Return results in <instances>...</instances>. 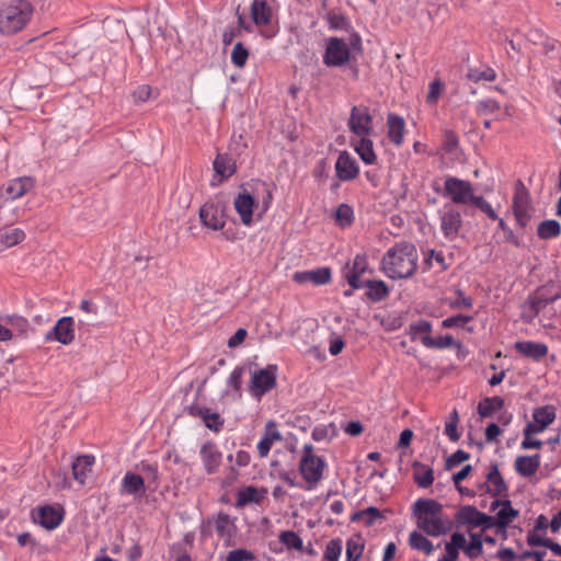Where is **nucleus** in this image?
Instances as JSON below:
<instances>
[{
  "label": "nucleus",
  "mask_w": 561,
  "mask_h": 561,
  "mask_svg": "<svg viewBox=\"0 0 561 561\" xmlns=\"http://www.w3.org/2000/svg\"><path fill=\"white\" fill-rule=\"evenodd\" d=\"M421 343L430 350H445L449 347L461 348V343L456 341L451 335L446 334L437 337L422 335Z\"/></svg>",
  "instance_id": "473e14b6"
},
{
  "label": "nucleus",
  "mask_w": 561,
  "mask_h": 561,
  "mask_svg": "<svg viewBox=\"0 0 561 561\" xmlns=\"http://www.w3.org/2000/svg\"><path fill=\"white\" fill-rule=\"evenodd\" d=\"M293 279L298 284L311 283L316 286H321L331 282L332 272L327 266L310 271H297L294 273Z\"/></svg>",
  "instance_id": "aec40b11"
},
{
  "label": "nucleus",
  "mask_w": 561,
  "mask_h": 561,
  "mask_svg": "<svg viewBox=\"0 0 561 561\" xmlns=\"http://www.w3.org/2000/svg\"><path fill=\"white\" fill-rule=\"evenodd\" d=\"M25 239V233L20 228H5L0 230V242L5 248H11Z\"/></svg>",
  "instance_id": "58836bf2"
},
{
  "label": "nucleus",
  "mask_w": 561,
  "mask_h": 561,
  "mask_svg": "<svg viewBox=\"0 0 561 561\" xmlns=\"http://www.w3.org/2000/svg\"><path fill=\"white\" fill-rule=\"evenodd\" d=\"M336 176L344 182L356 179L359 174V167L348 151H341L335 162Z\"/></svg>",
  "instance_id": "f3484780"
},
{
  "label": "nucleus",
  "mask_w": 561,
  "mask_h": 561,
  "mask_svg": "<svg viewBox=\"0 0 561 561\" xmlns=\"http://www.w3.org/2000/svg\"><path fill=\"white\" fill-rule=\"evenodd\" d=\"M483 540L479 534H470V541L465 543L462 550L470 558H478L482 553Z\"/></svg>",
  "instance_id": "49530a36"
},
{
  "label": "nucleus",
  "mask_w": 561,
  "mask_h": 561,
  "mask_svg": "<svg viewBox=\"0 0 561 561\" xmlns=\"http://www.w3.org/2000/svg\"><path fill=\"white\" fill-rule=\"evenodd\" d=\"M75 340V320L72 317H61L45 334V341H56L69 345Z\"/></svg>",
  "instance_id": "4468645a"
},
{
  "label": "nucleus",
  "mask_w": 561,
  "mask_h": 561,
  "mask_svg": "<svg viewBox=\"0 0 561 561\" xmlns=\"http://www.w3.org/2000/svg\"><path fill=\"white\" fill-rule=\"evenodd\" d=\"M364 551V541L360 535L346 540L345 561H358Z\"/></svg>",
  "instance_id": "ea45409f"
},
{
  "label": "nucleus",
  "mask_w": 561,
  "mask_h": 561,
  "mask_svg": "<svg viewBox=\"0 0 561 561\" xmlns=\"http://www.w3.org/2000/svg\"><path fill=\"white\" fill-rule=\"evenodd\" d=\"M513 210L518 225L526 227L531 218L533 208L529 193L522 181H517L515 184Z\"/></svg>",
  "instance_id": "6e6552de"
},
{
  "label": "nucleus",
  "mask_w": 561,
  "mask_h": 561,
  "mask_svg": "<svg viewBox=\"0 0 561 561\" xmlns=\"http://www.w3.org/2000/svg\"><path fill=\"white\" fill-rule=\"evenodd\" d=\"M365 287H367L365 296L373 302L382 301L389 296V288L381 279L365 280Z\"/></svg>",
  "instance_id": "72a5a7b5"
},
{
  "label": "nucleus",
  "mask_w": 561,
  "mask_h": 561,
  "mask_svg": "<svg viewBox=\"0 0 561 561\" xmlns=\"http://www.w3.org/2000/svg\"><path fill=\"white\" fill-rule=\"evenodd\" d=\"M252 22L262 27L268 25L272 21V8L266 0H253L250 7Z\"/></svg>",
  "instance_id": "5701e85b"
},
{
  "label": "nucleus",
  "mask_w": 561,
  "mask_h": 561,
  "mask_svg": "<svg viewBox=\"0 0 561 561\" xmlns=\"http://www.w3.org/2000/svg\"><path fill=\"white\" fill-rule=\"evenodd\" d=\"M457 423H458V414L457 411H454L450 415V420L446 423L445 434L449 437L451 442H457L459 439V434L457 432Z\"/></svg>",
  "instance_id": "0e129e2a"
},
{
  "label": "nucleus",
  "mask_w": 561,
  "mask_h": 561,
  "mask_svg": "<svg viewBox=\"0 0 561 561\" xmlns=\"http://www.w3.org/2000/svg\"><path fill=\"white\" fill-rule=\"evenodd\" d=\"M458 144H459L458 136L456 135L455 131L446 130L444 133L442 148L447 153L455 152V150L458 148Z\"/></svg>",
  "instance_id": "bf43d9fd"
},
{
  "label": "nucleus",
  "mask_w": 561,
  "mask_h": 561,
  "mask_svg": "<svg viewBox=\"0 0 561 561\" xmlns=\"http://www.w3.org/2000/svg\"><path fill=\"white\" fill-rule=\"evenodd\" d=\"M473 187L469 181L446 176L442 195L458 205H468L472 199Z\"/></svg>",
  "instance_id": "0eeeda50"
},
{
  "label": "nucleus",
  "mask_w": 561,
  "mask_h": 561,
  "mask_svg": "<svg viewBox=\"0 0 561 561\" xmlns=\"http://www.w3.org/2000/svg\"><path fill=\"white\" fill-rule=\"evenodd\" d=\"M35 186V180L31 176H21L9 182L5 192L11 199L24 196Z\"/></svg>",
  "instance_id": "bb28decb"
},
{
  "label": "nucleus",
  "mask_w": 561,
  "mask_h": 561,
  "mask_svg": "<svg viewBox=\"0 0 561 561\" xmlns=\"http://www.w3.org/2000/svg\"><path fill=\"white\" fill-rule=\"evenodd\" d=\"M345 274L364 275L368 271V257L365 253H358L355 255L352 262L346 263L344 267Z\"/></svg>",
  "instance_id": "a19ab883"
},
{
  "label": "nucleus",
  "mask_w": 561,
  "mask_h": 561,
  "mask_svg": "<svg viewBox=\"0 0 561 561\" xmlns=\"http://www.w3.org/2000/svg\"><path fill=\"white\" fill-rule=\"evenodd\" d=\"M470 458V454L458 449L454 454H451L445 461V469L451 470L453 468L459 466L463 461L468 460Z\"/></svg>",
  "instance_id": "4d7b16f0"
},
{
  "label": "nucleus",
  "mask_w": 561,
  "mask_h": 561,
  "mask_svg": "<svg viewBox=\"0 0 561 561\" xmlns=\"http://www.w3.org/2000/svg\"><path fill=\"white\" fill-rule=\"evenodd\" d=\"M199 458L207 474L211 476L219 471L222 463V453L215 442L207 440L202 444Z\"/></svg>",
  "instance_id": "2eb2a0df"
},
{
  "label": "nucleus",
  "mask_w": 561,
  "mask_h": 561,
  "mask_svg": "<svg viewBox=\"0 0 561 561\" xmlns=\"http://www.w3.org/2000/svg\"><path fill=\"white\" fill-rule=\"evenodd\" d=\"M466 537L461 533H454L450 540L445 542V554L440 556L437 561H457L459 550L465 547Z\"/></svg>",
  "instance_id": "7c9ffc66"
},
{
  "label": "nucleus",
  "mask_w": 561,
  "mask_h": 561,
  "mask_svg": "<svg viewBox=\"0 0 561 561\" xmlns=\"http://www.w3.org/2000/svg\"><path fill=\"white\" fill-rule=\"evenodd\" d=\"M264 495L259 491L257 488L253 485H249L245 488L240 489L237 492V501L236 506L237 507H244L248 504H260L263 500Z\"/></svg>",
  "instance_id": "f704fd0d"
},
{
  "label": "nucleus",
  "mask_w": 561,
  "mask_h": 561,
  "mask_svg": "<svg viewBox=\"0 0 561 561\" xmlns=\"http://www.w3.org/2000/svg\"><path fill=\"white\" fill-rule=\"evenodd\" d=\"M279 541L288 549L301 551L304 547L302 539L293 530L282 531L279 535Z\"/></svg>",
  "instance_id": "09e8293b"
},
{
  "label": "nucleus",
  "mask_w": 561,
  "mask_h": 561,
  "mask_svg": "<svg viewBox=\"0 0 561 561\" xmlns=\"http://www.w3.org/2000/svg\"><path fill=\"white\" fill-rule=\"evenodd\" d=\"M249 50L241 42H238L231 53V61L236 67L242 68L247 64Z\"/></svg>",
  "instance_id": "603ef678"
},
{
  "label": "nucleus",
  "mask_w": 561,
  "mask_h": 561,
  "mask_svg": "<svg viewBox=\"0 0 561 561\" xmlns=\"http://www.w3.org/2000/svg\"><path fill=\"white\" fill-rule=\"evenodd\" d=\"M461 226V216L456 210L445 211L440 216V229L445 238L453 239L455 238Z\"/></svg>",
  "instance_id": "cd10ccee"
},
{
  "label": "nucleus",
  "mask_w": 561,
  "mask_h": 561,
  "mask_svg": "<svg viewBox=\"0 0 561 561\" xmlns=\"http://www.w3.org/2000/svg\"><path fill=\"white\" fill-rule=\"evenodd\" d=\"M277 385V365H267L265 368L256 369L251 375L248 392L260 401L266 393Z\"/></svg>",
  "instance_id": "39448f33"
},
{
  "label": "nucleus",
  "mask_w": 561,
  "mask_h": 561,
  "mask_svg": "<svg viewBox=\"0 0 561 561\" xmlns=\"http://www.w3.org/2000/svg\"><path fill=\"white\" fill-rule=\"evenodd\" d=\"M482 527L483 530L491 528V516L480 512L472 505L461 506L456 515L454 526Z\"/></svg>",
  "instance_id": "9d476101"
},
{
  "label": "nucleus",
  "mask_w": 561,
  "mask_h": 561,
  "mask_svg": "<svg viewBox=\"0 0 561 561\" xmlns=\"http://www.w3.org/2000/svg\"><path fill=\"white\" fill-rule=\"evenodd\" d=\"M62 513L50 505L38 508L35 520L48 530L57 528L62 523Z\"/></svg>",
  "instance_id": "4be33fe9"
},
{
  "label": "nucleus",
  "mask_w": 561,
  "mask_h": 561,
  "mask_svg": "<svg viewBox=\"0 0 561 561\" xmlns=\"http://www.w3.org/2000/svg\"><path fill=\"white\" fill-rule=\"evenodd\" d=\"M527 39L535 45H543L547 49H553V43H546L545 34L537 28H533L527 33Z\"/></svg>",
  "instance_id": "e2e57ef3"
},
{
  "label": "nucleus",
  "mask_w": 561,
  "mask_h": 561,
  "mask_svg": "<svg viewBox=\"0 0 561 561\" xmlns=\"http://www.w3.org/2000/svg\"><path fill=\"white\" fill-rule=\"evenodd\" d=\"M213 167L222 180H228L237 171L236 161L228 153H218L213 162Z\"/></svg>",
  "instance_id": "2f4dec72"
},
{
  "label": "nucleus",
  "mask_w": 561,
  "mask_h": 561,
  "mask_svg": "<svg viewBox=\"0 0 561 561\" xmlns=\"http://www.w3.org/2000/svg\"><path fill=\"white\" fill-rule=\"evenodd\" d=\"M505 402L501 397H493V416L495 413H500L497 415V421L501 425H507L512 420V414L506 411H502L504 409Z\"/></svg>",
  "instance_id": "5fc2aeb1"
},
{
  "label": "nucleus",
  "mask_w": 561,
  "mask_h": 561,
  "mask_svg": "<svg viewBox=\"0 0 561 561\" xmlns=\"http://www.w3.org/2000/svg\"><path fill=\"white\" fill-rule=\"evenodd\" d=\"M467 77L476 84H478L480 81H491V70L490 68L484 70L469 69Z\"/></svg>",
  "instance_id": "338daca9"
},
{
  "label": "nucleus",
  "mask_w": 561,
  "mask_h": 561,
  "mask_svg": "<svg viewBox=\"0 0 561 561\" xmlns=\"http://www.w3.org/2000/svg\"><path fill=\"white\" fill-rule=\"evenodd\" d=\"M33 5L27 0H12L0 8V33L11 35L22 31L30 22Z\"/></svg>",
  "instance_id": "7ed1b4c3"
},
{
  "label": "nucleus",
  "mask_w": 561,
  "mask_h": 561,
  "mask_svg": "<svg viewBox=\"0 0 561 561\" xmlns=\"http://www.w3.org/2000/svg\"><path fill=\"white\" fill-rule=\"evenodd\" d=\"M225 205L222 203H205L199 209V219L203 226L218 231L226 225Z\"/></svg>",
  "instance_id": "9b49d317"
},
{
  "label": "nucleus",
  "mask_w": 561,
  "mask_h": 561,
  "mask_svg": "<svg viewBox=\"0 0 561 561\" xmlns=\"http://www.w3.org/2000/svg\"><path fill=\"white\" fill-rule=\"evenodd\" d=\"M472 320L471 316L467 314H456L448 317L443 320L442 325L446 329H454V328H466L465 325Z\"/></svg>",
  "instance_id": "6e6d98bb"
},
{
  "label": "nucleus",
  "mask_w": 561,
  "mask_h": 561,
  "mask_svg": "<svg viewBox=\"0 0 561 561\" xmlns=\"http://www.w3.org/2000/svg\"><path fill=\"white\" fill-rule=\"evenodd\" d=\"M350 131L356 137L371 136L374 134V118L366 105H354L347 121Z\"/></svg>",
  "instance_id": "423d86ee"
},
{
  "label": "nucleus",
  "mask_w": 561,
  "mask_h": 561,
  "mask_svg": "<svg viewBox=\"0 0 561 561\" xmlns=\"http://www.w3.org/2000/svg\"><path fill=\"white\" fill-rule=\"evenodd\" d=\"M443 505L433 499H417L413 503V515L416 525L426 535L438 537L447 534L454 527V522L442 518Z\"/></svg>",
  "instance_id": "f03ea898"
},
{
  "label": "nucleus",
  "mask_w": 561,
  "mask_h": 561,
  "mask_svg": "<svg viewBox=\"0 0 561 561\" xmlns=\"http://www.w3.org/2000/svg\"><path fill=\"white\" fill-rule=\"evenodd\" d=\"M449 306L451 308L458 309H469L472 307V298L462 294V291H457V297L450 300Z\"/></svg>",
  "instance_id": "774afa93"
},
{
  "label": "nucleus",
  "mask_w": 561,
  "mask_h": 561,
  "mask_svg": "<svg viewBox=\"0 0 561 561\" xmlns=\"http://www.w3.org/2000/svg\"><path fill=\"white\" fill-rule=\"evenodd\" d=\"M516 351L533 360H540L548 354V346L545 343L534 341H519L515 344Z\"/></svg>",
  "instance_id": "b1692460"
},
{
  "label": "nucleus",
  "mask_w": 561,
  "mask_h": 561,
  "mask_svg": "<svg viewBox=\"0 0 561 561\" xmlns=\"http://www.w3.org/2000/svg\"><path fill=\"white\" fill-rule=\"evenodd\" d=\"M256 192L261 191L263 193L262 197V206L264 210H267L271 207L273 201V193L270 184L264 181H256Z\"/></svg>",
  "instance_id": "052dcab7"
},
{
  "label": "nucleus",
  "mask_w": 561,
  "mask_h": 561,
  "mask_svg": "<svg viewBox=\"0 0 561 561\" xmlns=\"http://www.w3.org/2000/svg\"><path fill=\"white\" fill-rule=\"evenodd\" d=\"M533 419L547 428L556 419L554 408L551 405L537 408L534 410Z\"/></svg>",
  "instance_id": "c03bdc74"
},
{
  "label": "nucleus",
  "mask_w": 561,
  "mask_h": 561,
  "mask_svg": "<svg viewBox=\"0 0 561 561\" xmlns=\"http://www.w3.org/2000/svg\"><path fill=\"white\" fill-rule=\"evenodd\" d=\"M0 322H3L7 328L10 330L16 331L19 334H24L27 332L30 323L28 320L19 314H0Z\"/></svg>",
  "instance_id": "4c0bfd02"
},
{
  "label": "nucleus",
  "mask_w": 561,
  "mask_h": 561,
  "mask_svg": "<svg viewBox=\"0 0 561 561\" xmlns=\"http://www.w3.org/2000/svg\"><path fill=\"white\" fill-rule=\"evenodd\" d=\"M493 529L496 534L505 536L506 527L519 515V512L512 507L511 501L493 500Z\"/></svg>",
  "instance_id": "f8f14e48"
},
{
  "label": "nucleus",
  "mask_w": 561,
  "mask_h": 561,
  "mask_svg": "<svg viewBox=\"0 0 561 561\" xmlns=\"http://www.w3.org/2000/svg\"><path fill=\"white\" fill-rule=\"evenodd\" d=\"M350 57L351 51L344 39L340 37L328 39L323 54V64L327 67H341L350 60Z\"/></svg>",
  "instance_id": "1a4fd4ad"
},
{
  "label": "nucleus",
  "mask_w": 561,
  "mask_h": 561,
  "mask_svg": "<svg viewBox=\"0 0 561 561\" xmlns=\"http://www.w3.org/2000/svg\"><path fill=\"white\" fill-rule=\"evenodd\" d=\"M236 522L237 517H232L228 513L220 511L203 520L201 535L203 538L210 537L214 529L218 538L224 541L225 547H231L234 545L233 539L238 533Z\"/></svg>",
  "instance_id": "20e7f679"
},
{
  "label": "nucleus",
  "mask_w": 561,
  "mask_h": 561,
  "mask_svg": "<svg viewBox=\"0 0 561 561\" xmlns=\"http://www.w3.org/2000/svg\"><path fill=\"white\" fill-rule=\"evenodd\" d=\"M146 489L145 479L140 474L127 471L121 481L119 493L122 495H131L135 499H142L146 494Z\"/></svg>",
  "instance_id": "6ab92c4d"
},
{
  "label": "nucleus",
  "mask_w": 561,
  "mask_h": 561,
  "mask_svg": "<svg viewBox=\"0 0 561 561\" xmlns=\"http://www.w3.org/2000/svg\"><path fill=\"white\" fill-rule=\"evenodd\" d=\"M537 234L542 240L557 239L561 236V225L554 219H546L538 225Z\"/></svg>",
  "instance_id": "e433bc0d"
},
{
  "label": "nucleus",
  "mask_w": 561,
  "mask_h": 561,
  "mask_svg": "<svg viewBox=\"0 0 561 561\" xmlns=\"http://www.w3.org/2000/svg\"><path fill=\"white\" fill-rule=\"evenodd\" d=\"M325 20L331 30L348 31L352 27L350 20L343 13L329 11L325 15Z\"/></svg>",
  "instance_id": "79ce46f5"
},
{
  "label": "nucleus",
  "mask_w": 561,
  "mask_h": 561,
  "mask_svg": "<svg viewBox=\"0 0 561 561\" xmlns=\"http://www.w3.org/2000/svg\"><path fill=\"white\" fill-rule=\"evenodd\" d=\"M244 373H245L244 366H237V367H234V369L231 371V374L229 375V377L227 379V386L230 387L236 392H238L239 396H241L240 390H241L242 377H243Z\"/></svg>",
  "instance_id": "864d4df0"
},
{
  "label": "nucleus",
  "mask_w": 561,
  "mask_h": 561,
  "mask_svg": "<svg viewBox=\"0 0 561 561\" xmlns=\"http://www.w3.org/2000/svg\"><path fill=\"white\" fill-rule=\"evenodd\" d=\"M540 463L541 457L539 454L533 456H518L515 459L514 468L519 476L529 478L538 471Z\"/></svg>",
  "instance_id": "393cba45"
},
{
  "label": "nucleus",
  "mask_w": 561,
  "mask_h": 561,
  "mask_svg": "<svg viewBox=\"0 0 561 561\" xmlns=\"http://www.w3.org/2000/svg\"><path fill=\"white\" fill-rule=\"evenodd\" d=\"M335 220L342 227H350L355 220L354 209L351 205L342 203L335 210Z\"/></svg>",
  "instance_id": "37998d69"
},
{
  "label": "nucleus",
  "mask_w": 561,
  "mask_h": 561,
  "mask_svg": "<svg viewBox=\"0 0 561 561\" xmlns=\"http://www.w3.org/2000/svg\"><path fill=\"white\" fill-rule=\"evenodd\" d=\"M409 545L411 549L422 551L427 556L432 554L436 548L440 547V543L435 547L431 540L416 530L410 534Z\"/></svg>",
  "instance_id": "c9c22d12"
},
{
  "label": "nucleus",
  "mask_w": 561,
  "mask_h": 561,
  "mask_svg": "<svg viewBox=\"0 0 561 561\" xmlns=\"http://www.w3.org/2000/svg\"><path fill=\"white\" fill-rule=\"evenodd\" d=\"M95 463V457L90 454L78 456L71 463L73 479L80 484L84 485L89 473Z\"/></svg>",
  "instance_id": "412c9836"
},
{
  "label": "nucleus",
  "mask_w": 561,
  "mask_h": 561,
  "mask_svg": "<svg viewBox=\"0 0 561 561\" xmlns=\"http://www.w3.org/2000/svg\"><path fill=\"white\" fill-rule=\"evenodd\" d=\"M255 554L244 548H239L229 551L226 561H254Z\"/></svg>",
  "instance_id": "13d9d810"
},
{
  "label": "nucleus",
  "mask_w": 561,
  "mask_h": 561,
  "mask_svg": "<svg viewBox=\"0 0 561 561\" xmlns=\"http://www.w3.org/2000/svg\"><path fill=\"white\" fill-rule=\"evenodd\" d=\"M325 461L322 457H301L299 470L304 479L309 483H317L322 479Z\"/></svg>",
  "instance_id": "a211bd4d"
},
{
  "label": "nucleus",
  "mask_w": 561,
  "mask_h": 561,
  "mask_svg": "<svg viewBox=\"0 0 561 561\" xmlns=\"http://www.w3.org/2000/svg\"><path fill=\"white\" fill-rule=\"evenodd\" d=\"M185 412L192 417L202 419L204 425L214 433H219L224 428L225 419L218 412H214L197 402L185 407Z\"/></svg>",
  "instance_id": "ddd939ff"
},
{
  "label": "nucleus",
  "mask_w": 561,
  "mask_h": 561,
  "mask_svg": "<svg viewBox=\"0 0 561 561\" xmlns=\"http://www.w3.org/2000/svg\"><path fill=\"white\" fill-rule=\"evenodd\" d=\"M417 261V250L413 243L397 242L385 253L381 271L391 279H407L416 272Z\"/></svg>",
  "instance_id": "f257e3e1"
},
{
  "label": "nucleus",
  "mask_w": 561,
  "mask_h": 561,
  "mask_svg": "<svg viewBox=\"0 0 561 561\" xmlns=\"http://www.w3.org/2000/svg\"><path fill=\"white\" fill-rule=\"evenodd\" d=\"M343 548L341 538L331 539L324 550V559L328 561H339Z\"/></svg>",
  "instance_id": "8fccbe9b"
},
{
  "label": "nucleus",
  "mask_w": 561,
  "mask_h": 561,
  "mask_svg": "<svg viewBox=\"0 0 561 561\" xmlns=\"http://www.w3.org/2000/svg\"><path fill=\"white\" fill-rule=\"evenodd\" d=\"M436 262L440 270L445 271L448 268L446 264L444 253L440 251H435L433 249L428 250L423 259L424 271H428L433 266V262Z\"/></svg>",
  "instance_id": "de8ad7c7"
},
{
  "label": "nucleus",
  "mask_w": 561,
  "mask_h": 561,
  "mask_svg": "<svg viewBox=\"0 0 561 561\" xmlns=\"http://www.w3.org/2000/svg\"><path fill=\"white\" fill-rule=\"evenodd\" d=\"M141 470L147 474L148 488L154 492L159 486L160 480L157 465L141 462Z\"/></svg>",
  "instance_id": "3c124183"
},
{
  "label": "nucleus",
  "mask_w": 561,
  "mask_h": 561,
  "mask_svg": "<svg viewBox=\"0 0 561 561\" xmlns=\"http://www.w3.org/2000/svg\"><path fill=\"white\" fill-rule=\"evenodd\" d=\"M443 92V83L439 80H434L430 83L426 102L435 104Z\"/></svg>",
  "instance_id": "69168bd1"
},
{
  "label": "nucleus",
  "mask_w": 561,
  "mask_h": 561,
  "mask_svg": "<svg viewBox=\"0 0 561 561\" xmlns=\"http://www.w3.org/2000/svg\"><path fill=\"white\" fill-rule=\"evenodd\" d=\"M387 125L390 141L396 146H400L403 142V135L405 131V122L403 117L390 113L387 118Z\"/></svg>",
  "instance_id": "c756f323"
},
{
  "label": "nucleus",
  "mask_w": 561,
  "mask_h": 561,
  "mask_svg": "<svg viewBox=\"0 0 561 561\" xmlns=\"http://www.w3.org/2000/svg\"><path fill=\"white\" fill-rule=\"evenodd\" d=\"M388 511L381 512L379 508L375 506H369L366 508L365 515V525L373 526L379 519H386Z\"/></svg>",
  "instance_id": "680f3d73"
},
{
  "label": "nucleus",
  "mask_w": 561,
  "mask_h": 561,
  "mask_svg": "<svg viewBox=\"0 0 561 561\" xmlns=\"http://www.w3.org/2000/svg\"><path fill=\"white\" fill-rule=\"evenodd\" d=\"M256 205L255 197L245 188L237 194L233 199V206L237 214L240 216L241 222L244 226H251L253 222V210Z\"/></svg>",
  "instance_id": "dca6fc26"
},
{
  "label": "nucleus",
  "mask_w": 561,
  "mask_h": 561,
  "mask_svg": "<svg viewBox=\"0 0 561 561\" xmlns=\"http://www.w3.org/2000/svg\"><path fill=\"white\" fill-rule=\"evenodd\" d=\"M432 331V323L424 319H419L415 322H412L409 325L408 334L410 335L411 341H421V334L428 335Z\"/></svg>",
  "instance_id": "a18cd8bd"
},
{
  "label": "nucleus",
  "mask_w": 561,
  "mask_h": 561,
  "mask_svg": "<svg viewBox=\"0 0 561 561\" xmlns=\"http://www.w3.org/2000/svg\"><path fill=\"white\" fill-rule=\"evenodd\" d=\"M370 137H358L356 141H352V147L365 164H374L377 161L374 142Z\"/></svg>",
  "instance_id": "a878e982"
},
{
  "label": "nucleus",
  "mask_w": 561,
  "mask_h": 561,
  "mask_svg": "<svg viewBox=\"0 0 561 561\" xmlns=\"http://www.w3.org/2000/svg\"><path fill=\"white\" fill-rule=\"evenodd\" d=\"M413 469V481L419 488L426 489L434 482V470L428 465H425L419 460L412 462Z\"/></svg>",
  "instance_id": "c85d7f7f"
}]
</instances>
